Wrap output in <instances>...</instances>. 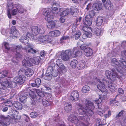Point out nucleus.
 Segmentation results:
<instances>
[{"label": "nucleus", "instance_id": "a18cd8bd", "mask_svg": "<svg viewBox=\"0 0 126 126\" xmlns=\"http://www.w3.org/2000/svg\"><path fill=\"white\" fill-rule=\"evenodd\" d=\"M33 93V92L31 91L29 88L27 89L25 91V94L27 96H31L32 94Z\"/></svg>", "mask_w": 126, "mask_h": 126}, {"label": "nucleus", "instance_id": "338daca9", "mask_svg": "<svg viewBox=\"0 0 126 126\" xmlns=\"http://www.w3.org/2000/svg\"><path fill=\"white\" fill-rule=\"evenodd\" d=\"M40 55L41 57H42L41 58L42 60L45 58L46 55L45 51L44 50L42 51L40 53Z\"/></svg>", "mask_w": 126, "mask_h": 126}, {"label": "nucleus", "instance_id": "6e6d98bb", "mask_svg": "<svg viewBox=\"0 0 126 126\" xmlns=\"http://www.w3.org/2000/svg\"><path fill=\"white\" fill-rule=\"evenodd\" d=\"M52 12L54 14H56L57 13L58 9L56 6H54V5L52 6Z\"/></svg>", "mask_w": 126, "mask_h": 126}, {"label": "nucleus", "instance_id": "79ce46f5", "mask_svg": "<svg viewBox=\"0 0 126 126\" xmlns=\"http://www.w3.org/2000/svg\"><path fill=\"white\" fill-rule=\"evenodd\" d=\"M104 5L106 9H107L110 10L112 8L113 5L110 1L107 2L105 4H104Z\"/></svg>", "mask_w": 126, "mask_h": 126}, {"label": "nucleus", "instance_id": "4c0bfd02", "mask_svg": "<svg viewBox=\"0 0 126 126\" xmlns=\"http://www.w3.org/2000/svg\"><path fill=\"white\" fill-rule=\"evenodd\" d=\"M3 44L6 49L8 50L12 51L11 49L12 45H10L8 43L6 42H4Z\"/></svg>", "mask_w": 126, "mask_h": 126}, {"label": "nucleus", "instance_id": "f257e3e1", "mask_svg": "<svg viewBox=\"0 0 126 126\" xmlns=\"http://www.w3.org/2000/svg\"><path fill=\"white\" fill-rule=\"evenodd\" d=\"M102 101L100 97L98 99L94 100L92 103L91 101L86 100L85 102V104L87 107L86 110V116L89 115L92 116L94 114L92 110L94 108H99L101 105V102Z\"/></svg>", "mask_w": 126, "mask_h": 126}, {"label": "nucleus", "instance_id": "1a4fd4ad", "mask_svg": "<svg viewBox=\"0 0 126 126\" xmlns=\"http://www.w3.org/2000/svg\"><path fill=\"white\" fill-rule=\"evenodd\" d=\"M56 62V65L62 71H64L65 72L66 71L67 67L64 65L61 60L58 59Z\"/></svg>", "mask_w": 126, "mask_h": 126}, {"label": "nucleus", "instance_id": "0eeeda50", "mask_svg": "<svg viewBox=\"0 0 126 126\" xmlns=\"http://www.w3.org/2000/svg\"><path fill=\"white\" fill-rule=\"evenodd\" d=\"M62 59L64 61H67L72 57L71 50L70 49L66 50L64 52H62L61 54Z\"/></svg>", "mask_w": 126, "mask_h": 126}, {"label": "nucleus", "instance_id": "774afa93", "mask_svg": "<svg viewBox=\"0 0 126 126\" xmlns=\"http://www.w3.org/2000/svg\"><path fill=\"white\" fill-rule=\"evenodd\" d=\"M106 75L107 78H109L111 74V72L109 70H107L105 71Z\"/></svg>", "mask_w": 126, "mask_h": 126}, {"label": "nucleus", "instance_id": "7ed1b4c3", "mask_svg": "<svg viewBox=\"0 0 126 126\" xmlns=\"http://www.w3.org/2000/svg\"><path fill=\"white\" fill-rule=\"evenodd\" d=\"M45 29L44 27L43 26H33L32 27L31 29V33L32 34L30 35L29 33H28L27 36L29 38H31L32 39H34L37 38L36 35L39 34H44L45 31Z\"/></svg>", "mask_w": 126, "mask_h": 126}, {"label": "nucleus", "instance_id": "393cba45", "mask_svg": "<svg viewBox=\"0 0 126 126\" xmlns=\"http://www.w3.org/2000/svg\"><path fill=\"white\" fill-rule=\"evenodd\" d=\"M31 61L29 60H23L22 62L23 66L26 67H28L32 65V63Z\"/></svg>", "mask_w": 126, "mask_h": 126}, {"label": "nucleus", "instance_id": "4d7b16f0", "mask_svg": "<svg viewBox=\"0 0 126 126\" xmlns=\"http://www.w3.org/2000/svg\"><path fill=\"white\" fill-rule=\"evenodd\" d=\"M15 7L16 9H13L11 12V14L13 16L16 15L17 13L18 6H17V5L16 4Z\"/></svg>", "mask_w": 126, "mask_h": 126}, {"label": "nucleus", "instance_id": "72a5a7b5", "mask_svg": "<svg viewBox=\"0 0 126 126\" xmlns=\"http://www.w3.org/2000/svg\"><path fill=\"white\" fill-rule=\"evenodd\" d=\"M103 18L101 16H98L96 20V24L97 26H100L102 24Z\"/></svg>", "mask_w": 126, "mask_h": 126}, {"label": "nucleus", "instance_id": "864d4df0", "mask_svg": "<svg viewBox=\"0 0 126 126\" xmlns=\"http://www.w3.org/2000/svg\"><path fill=\"white\" fill-rule=\"evenodd\" d=\"M125 113V111L124 110H122L117 115L115 118V119H117L118 118L123 116L124 114Z\"/></svg>", "mask_w": 126, "mask_h": 126}, {"label": "nucleus", "instance_id": "a19ab883", "mask_svg": "<svg viewBox=\"0 0 126 126\" xmlns=\"http://www.w3.org/2000/svg\"><path fill=\"white\" fill-rule=\"evenodd\" d=\"M48 24L47 25V27L50 29L53 28L55 27V22L52 21L48 22Z\"/></svg>", "mask_w": 126, "mask_h": 126}, {"label": "nucleus", "instance_id": "9b49d317", "mask_svg": "<svg viewBox=\"0 0 126 126\" xmlns=\"http://www.w3.org/2000/svg\"><path fill=\"white\" fill-rule=\"evenodd\" d=\"M111 70L112 71V74L110 77L109 79L112 81H115L116 80V78L118 77L119 75L120 76H122L123 74H124L123 73V72L122 74H120V75H118V74H117L116 71V70L115 69H112Z\"/></svg>", "mask_w": 126, "mask_h": 126}, {"label": "nucleus", "instance_id": "b1692460", "mask_svg": "<svg viewBox=\"0 0 126 126\" xmlns=\"http://www.w3.org/2000/svg\"><path fill=\"white\" fill-rule=\"evenodd\" d=\"M8 74V72L6 70H4L2 71V72L0 73V79H3V80H2V82L3 81L6 80V79L5 78V77H7ZM8 78L7 77V78Z\"/></svg>", "mask_w": 126, "mask_h": 126}, {"label": "nucleus", "instance_id": "c03bdc74", "mask_svg": "<svg viewBox=\"0 0 126 126\" xmlns=\"http://www.w3.org/2000/svg\"><path fill=\"white\" fill-rule=\"evenodd\" d=\"M110 104L112 106H117L119 104V103L117 101L114 99L110 101Z\"/></svg>", "mask_w": 126, "mask_h": 126}, {"label": "nucleus", "instance_id": "e433bc0d", "mask_svg": "<svg viewBox=\"0 0 126 126\" xmlns=\"http://www.w3.org/2000/svg\"><path fill=\"white\" fill-rule=\"evenodd\" d=\"M27 98V97L26 95L22 94L20 96L19 98L21 102L23 103H25L26 102Z\"/></svg>", "mask_w": 126, "mask_h": 126}, {"label": "nucleus", "instance_id": "a878e982", "mask_svg": "<svg viewBox=\"0 0 126 126\" xmlns=\"http://www.w3.org/2000/svg\"><path fill=\"white\" fill-rule=\"evenodd\" d=\"M108 89L112 92H114L117 88L116 85L114 83H111L108 85Z\"/></svg>", "mask_w": 126, "mask_h": 126}, {"label": "nucleus", "instance_id": "603ef678", "mask_svg": "<svg viewBox=\"0 0 126 126\" xmlns=\"http://www.w3.org/2000/svg\"><path fill=\"white\" fill-rule=\"evenodd\" d=\"M42 102L44 106L46 107L49 105V102L45 99H43L42 100Z\"/></svg>", "mask_w": 126, "mask_h": 126}, {"label": "nucleus", "instance_id": "423d86ee", "mask_svg": "<svg viewBox=\"0 0 126 126\" xmlns=\"http://www.w3.org/2000/svg\"><path fill=\"white\" fill-rule=\"evenodd\" d=\"M51 10L50 9H44L43 14L45 16V19L48 22L52 21L53 19V16L51 13Z\"/></svg>", "mask_w": 126, "mask_h": 126}, {"label": "nucleus", "instance_id": "39448f33", "mask_svg": "<svg viewBox=\"0 0 126 126\" xmlns=\"http://www.w3.org/2000/svg\"><path fill=\"white\" fill-rule=\"evenodd\" d=\"M97 83V88L102 93L107 92V89L105 88V86L107 83V81L104 79H97L96 80Z\"/></svg>", "mask_w": 126, "mask_h": 126}, {"label": "nucleus", "instance_id": "69168bd1", "mask_svg": "<svg viewBox=\"0 0 126 126\" xmlns=\"http://www.w3.org/2000/svg\"><path fill=\"white\" fill-rule=\"evenodd\" d=\"M73 35L75 36V39L76 40H77L80 36L81 34L79 32H78L77 33Z\"/></svg>", "mask_w": 126, "mask_h": 126}, {"label": "nucleus", "instance_id": "bf43d9fd", "mask_svg": "<svg viewBox=\"0 0 126 126\" xmlns=\"http://www.w3.org/2000/svg\"><path fill=\"white\" fill-rule=\"evenodd\" d=\"M53 67L52 66H49L46 71V72L52 74V73L53 71Z\"/></svg>", "mask_w": 126, "mask_h": 126}, {"label": "nucleus", "instance_id": "37998d69", "mask_svg": "<svg viewBox=\"0 0 126 126\" xmlns=\"http://www.w3.org/2000/svg\"><path fill=\"white\" fill-rule=\"evenodd\" d=\"M20 53H17L16 54V58H14L13 59L12 61L14 62H16L18 61L17 58H21L22 57V55L20 54Z\"/></svg>", "mask_w": 126, "mask_h": 126}, {"label": "nucleus", "instance_id": "f704fd0d", "mask_svg": "<svg viewBox=\"0 0 126 126\" xmlns=\"http://www.w3.org/2000/svg\"><path fill=\"white\" fill-rule=\"evenodd\" d=\"M78 64V61L75 59L72 60L70 62V66L73 68H75L76 67L77 64Z\"/></svg>", "mask_w": 126, "mask_h": 126}, {"label": "nucleus", "instance_id": "8fccbe9b", "mask_svg": "<svg viewBox=\"0 0 126 126\" xmlns=\"http://www.w3.org/2000/svg\"><path fill=\"white\" fill-rule=\"evenodd\" d=\"M41 38H42V36H40L38 38L37 37L36 38L33 40H34L35 42L39 43L43 42V39Z\"/></svg>", "mask_w": 126, "mask_h": 126}, {"label": "nucleus", "instance_id": "5701e85b", "mask_svg": "<svg viewBox=\"0 0 126 126\" xmlns=\"http://www.w3.org/2000/svg\"><path fill=\"white\" fill-rule=\"evenodd\" d=\"M84 55L87 57L91 56L93 53L92 50L89 47H87L84 51Z\"/></svg>", "mask_w": 126, "mask_h": 126}, {"label": "nucleus", "instance_id": "473e14b6", "mask_svg": "<svg viewBox=\"0 0 126 126\" xmlns=\"http://www.w3.org/2000/svg\"><path fill=\"white\" fill-rule=\"evenodd\" d=\"M34 72L31 69L28 68L25 71V74L27 77L31 76L33 74Z\"/></svg>", "mask_w": 126, "mask_h": 126}, {"label": "nucleus", "instance_id": "c9c22d12", "mask_svg": "<svg viewBox=\"0 0 126 126\" xmlns=\"http://www.w3.org/2000/svg\"><path fill=\"white\" fill-rule=\"evenodd\" d=\"M16 5H17V6H18V10L19 13L21 14L24 13V12H26V9H24L20 5L18 4Z\"/></svg>", "mask_w": 126, "mask_h": 126}, {"label": "nucleus", "instance_id": "f8f14e48", "mask_svg": "<svg viewBox=\"0 0 126 126\" xmlns=\"http://www.w3.org/2000/svg\"><path fill=\"white\" fill-rule=\"evenodd\" d=\"M10 31V36L12 37L13 38L17 37L20 36L19 32L17 31L15 26H13L11 27Z\"/></svg>", "mask_w": 126, "mask_h": 126}, {"label": "nucleus", "instance_id": "6ab92c4d", "mask_svg": "<svg viewBox=\"0 0 126 126\" xmlns=\"http://www.w3.org/2000/svg\"><path fill=\"white\" fill-rule=\"evenodd\" d=\"M92 23V21L91 19L87 16H86L83 19V23L84 25L89 26L91 25Z\"/></svg>", "mask_w": 126, "mask_h": 126}, {"label": "nucleus", "instance_id": "aec40b11", "mask_svg": "<svg viewBox=\"0 0 126 126\" xmlns=\"http://www.w3.org/2000/svg\"><path fill=\"white\" fill-rule=\"evenodd\" d=\"M25 49L26 51L28 53H31L33 54H35V53H38L39 50L37 49H35L33 48L30 47H27L25 48Z\"/></svg>", "mask_w": 126, "mask_h": 126}, {"label": "nucleus", "instance_id": "20e7f679", "mask_svg": "<svg viewBox=\"0 0 126 126\" xmlns=\"http://www.w3.org/2000/svg\"><path fill=\"white\" fill-rule=\"evenodd\" d=\"M1 87L3 89L10 87L14 88L17 85V83L15 81H11L10 79L9 78L6 79V80L3 81L2 82H0Z\"/></svg>", "mask_w": 126, "mask_h": 126}, {"label": "nucleus", "instance_id": "de8ad7c7", "mask_svg": "<svg viewBox=\"0 0 126 126\" xmlns=\"http://www.w3.org/2000/svg\"><path fill=\"white\" fill-rule=\"evenodd\" d=\"M103 31L101 29H97L94 32V33L97 36H99L102 34Z\"/></svg>", "mask_w": 126, "mask_h": 126}, {"label": "nucleus", "instance_id": "3c124183", "mask_svg": "<svg viewBox=\"0 0 126 126\" xmlns=\"http://www.w3.org/2000/svg\"><path fill=\"white\" fill-rule=\"evenodd\" d=\"M124 93V91L123 89L121 88H119L118 89V94L116 96L115 98L116 99L117 96H119V95H122Z\"/></svg>", "mask_w": 126, "mask_h": 126}, {"label": "nucleus", "instance_id": "4468645a", "mask_svg": "<svg viewBox=\"0 0 126 126\" xmlns=\"http://www.w3.org/2000/svg\"><path fill=\"white\" fill-rule=\"evenodd\" d=\"M79 106L80 107L78 109V111L79 114L82 115V116L86 117V110L87 107L84 108L83 106L82 105L79 104Z\"/></svg>", "mask_w": 126, "mask_h": 126}, {"label": "nucleus", "instance_id": "6e6552de", "mask_svg": "<svg viewBox=\"0 0 126 126\" xmlns=\"http://www.w3.org/2000/svg\"><path fill=\"white\" fill-rule=\"evenodd\" d=\"M68 120L70 123H74L76 126H78L82 122L81 121L79 120L76 115L73 113L69 116Z\"/></svg>", "mask_w": 126, "mask_h": 126}, {"label": "nucleus", "instance_id": "c85d7f7f", "mask_svg": "<svg viewBox=\"0 0 126 126\" xmlns=\"http://www.w3.org/2000/svg\"><path fill=\"white\" fill-rule=\"evenodd\" d=\"M60 34V32L59 31L56 30L54 31H51L49 33V36L53 37H56L59 36Z\"/></svg>", "mask_w": 126, "mask_h": 126}, {"label": "nucleus", "instance_id": "5fc2aeb1", "mask_svg": "<svg viewBox=\"0 0 126 126\" xmlns=\"http://www.w3.org/2000/svg\"><path fill=\"white\" fill-rule=\"evenodd\" d=\"M36 93L40 97H42L44 96V93L39 90H36Z\"/></svg>", "mask_w": 126, "mask_h": 126}, {"label": "nucleus", "instance_id": "09e8293b", "mask_svg": "<svg viewBox=\"0 0 126 126\" xmlns=\"http://www.w3.org/2000/svg\"><path fill=\"white\" fill-rule=\"evenodd\" d=\"M70 11L69 9H67L65 10L61 13V15L63 16H65L68 15Z\"/></svg>", "mask_w": 126, "mask_h": 126}, {"label": "nucleus", "instance_id": "49530a36", "mask_svg": "<svg viewBox=\"0 0 126 126\" xmlns=\"http://www.w3.org/2000/svg\"><path fill=\"white\" fill-rule=\"evenodd\" d=\"M14 106L17 109L19 110H21L22 108V104L20 103L17 102L14 104Z\"/></svg>", "mask_w": 126, "mask_h": 126}, {"label": "nucleus", "instance_id": "ea45409f", "mask_svg": "<svg viewBox=\"0 0 126 126\" xmlns=\"http://www.w3.org/2000/svg\"><path fill=\"white\" fill-rule=\"evenodd\" d=\"M52 77V75L51 73L46 72L45 76H44V78L47 80H50Z\"/></svg>", "mask_w": 126, "mask_h": 126}, {"label": "nucleus", "instance_id": "052dcab7", "mask_svg": "<svg viewBox=\"0 0 126 126\" xmlns=\"http://www.w3.org/2000/svg\"><path fill=\"white\" fill-rule=\"evenodd\" d=\"M27 37L26 36H23L20 37L19 39V40L22 43H26V40H27Z\"/></svg>", "mask_w": 126, "mask_h": 126}, {"label": "nucleus", "instance_id": "e2e57ef3", "mask_svg": "<svg viewBox=\"0 0 126 126\" xmlns=\"http://www.w3.org/2000/svg\"><path fill=\"white\" fill-rule=\"evenodd\" d=\"M101 105L100 107H101ZM100 107H100L99 108H98V109L97 110V111H96V112L97 114L99 115L100 116H103V114L101 112V111H102V109H100Z\"/></svg>", "mask_w": 126, "mask_h": 126}, {"label": "nucleus", "instance_id": "c756f323", "mask_svg": "<svg viewBox=\"0 0 126 126\" xmlns=\"http://www.w3.org/2000/svg\"><path fill=\"white\" fill-rule=\"evenodd\" d=\"M102 7V4L101 2L96 3L93 5V7L94 9L97 11L100 10Z\"/></svg>", "mask_w": 126, "mask_h": 126}, {"label": "nucleus", "instance_id": "bb28decb", "mask_svg": "<svg viewBox=\"0 0 126 126\" xmlns=\"http://www.w3.org/2000/svg\"><path fill=\"white\" fill-rule=\"evenodd\" d=\"M64 109L65 111L68 112L71 111L72 110V106L70 103H66L64 104Z\"/></svg>", "mask_w": 126, "mask_h": 126}, {"label": "nucleus", "instance_id": "f3484780", "mask_svg": "<svg viewBox=\"0 0 126 126\" xmlns=\"http://www.w3.org/2000/svg\"><path fill=\"white\" fill-rule=\"evenodd\" d=\"M42 59L39 56L34 57L32 59H31V62L33 63L38 65L39 64L41 63V61Z\"/></svg>", "mask_w": 126, "mask_h": 126}, {"label": "nucleus", "instance_id": "2eb2a0df", "mask_svg": "<svg viewBox=\"0 0 126 126\" xmlns=\"http://www.w3.org/2000/svg\"><path fill=\"white\" fill-rule=\"evenodd\" d=\"M88 26H83L82 29L85 32V34L86 36L87 37L90 38L91 37L92 34L90 32V31H91V28Z\"/></svg>", "mask_w": 126, "mask_h": 126}, {"label": "nucleus", "instance_id": "cd10ccee", "mask_svg": "<svg viewBox=\"0 0 126 126\" xmlns=\"http://www.w3.org/2000/svg\"><path fill=\"white\" fill-rule=\"evenodd\" d=\"M41 83V80L39 78H37L35 80L34 83L31 84V86L34 87H38L40 85Z\"/></svg>", "mask_w": 126, "mask_h": 126}, {"label": "nucleus", "instance_id": "7c9ffc66", "mask_svg": "<svg viewBox=\"0 0 126 126\" xmlns=\"http://www.w3.org/2000/svg\"><path fill=\"white\" fill-rule=\"evenodd\" d=\"M16 111L13 110V114H12V118L15 120L19 119L21 118L20 116L18 115Z\"/></svg>", "mask_w": 126, "mask_h": 126}, {"label": "nucleus", "instance_id": "f03ea898", "mask_svg": "<svg viewBox=\"0 0 126 126\" xmlns=\"http://www.w3.org/2000/svg\"><path fill=\"white\" fill-rule=\"evenodd\" d=\"M120 63L116 58H113L111 61L112 65L115 66V69L119 73L122 74L124 71V69H126V61L123 58H121L119 60Z\"/></svg>", "mask_w": 126, "mask_h": 126}, {"label": "nucleus", "instance_id": "2f4dec72", "mask_svg": "<svg viewBox=\"0 0 126 126\" xmlns=\"http://www.w3.org/2000/svg\"><path fill=\"white\" fill-rule=\"evenodd\" d=\"M85 65V62L81 61L78 63L77 67L79 69L81 70L84 68Z\"/></svg>", "mask_w": 126, "mask_h": 126}, {"label": "nucleus", "instance_id": "dca6fc26", "mask_svg": "<svg viewBox=\"0 0 126 126\" xmlns=\"http://www.w3.org/2000/svg\"><path fill=\"white\" fill-rule=\"evenodd\" d=\"M15 5L16 4L14 5L13 3L11 2H8L7 5L8 8L7 12L8 16L9 18H11V15L10 10L13 9L14 7H15Z\"/></svg>", "mask_w": 126, "mask_h": 126}, {"label": "nucleus", "instance_id": "412c9836", "mask_svg": "<svg viewBox=\"0 0 126 126\" xmlns=\"http://www.w3.org/2000/svg\"><path fill=\"white\" fill-rule=\"evenodd\" d=\"M70 12L73 16H76L79 12L78 8L75 6H71L70 8Z\"/></svg>", "mask_w": 126, "mask_h": 126}, {"label": "nucleus", "instance_id": "a211bd4d", "mask_svg": "<svg viewBox=\"0 0 126 126\" xmlns=\"http://www.w3.org/2000/svg\"><path fill=\"white\" fill-rule=\"evenodd\" d=\"M23 49V47L21 45L16 46L13 45L11 49L12 51H14L16 50V53H19L21 52Z\"/></svg>", "mask_w": 126, "mask_h": 126}, {"label": "nucleus", "instance_id": "4be33fe9", "mask_svg": "<svg viewBox=\"0 0 126 126\" xmlns=\"http://www.w3.org/2000/svg\"><path fill=\"white\" fill-rule=\"evenodd\" d=\"M25 78L23 76H20L18 78H16L14 79V80L15 81L16 83H18L20 85L23 83L25 80Z\"/></svg>", "mask_w": 126, "mask_h": 126}, {"label": "nucleus", "instance_id": "58836bf2", "mask_svg": "<svg viewBox=\"0 0 126 126\" xmlns=\"http://www.w3.org/2000/svg\"><path fill=\"white\" fill-rule=\"evenodd\" d=\"M90 87L87 85H85L82 88V91L83 93H85L88 92L90 91Z\"/></svg>", "mask_w": 126, "mask_h": 126}, {"label": "nucleus", "instance_id": "13d9d810", "mask_svg": "<svg viewBox=\"0 0 126 126\" xmlns=\"http://www.w3.org/2000/svg\"><path fill=\"white\" fill-rule=\"evenodd\" d=\"M77 29L75 27V26H73L72 28V35L75 34L78 32H79V31H77Z\"/></svg>", "mask_w": 126, "mask_h": 126}, {"label": "nucleus", "instance_id": "9d476101", "mask_svg": "<svg viewBox=\"0 0 126 126\" xmlns=\"http://www.w3.org/2000/svg\"><path fill=\"white\" fill-rule=\"evenodd\" d=\"M79 98V92L77 91H73L71 93L69 99L75 101L78 100Z\"/></svg>", "mask_w": 126, "mask_h": 126}, {"label": "nucleus", "instance_id": "ddd939ff", "mask_svg": "<svg viewBox=\"0 0 126 126\" xmlns=\"http://www.w3.org/2000/svg\"><path fill=\"white\" fill-rule=\"evenodd\" d=\"M82 54V52L78 49L77 47L74 48L71 50V54L73 57L80 56Z\"/></svg>", "mask_w": 126, "mask_h": 126}, {"label": "nucleus", "instance_id": "0e129e2a", "mask_svg": "<svg viewBox=\"0 0 126 126\" xmlns=\"http://www.w3.org/2000/svg\"><path fill=\"white\" fill-rule=\"evenodd\" d=\"M94 15L95 14L94 12L92 10L90 12L89 15L87 16L89 18L90 17L91 18H92L94 17Z\"/></svg>", "mask_w": 126, "mask_h": 126}, {"label": "nucleus", "instance_id": "680f3d73", "mask_svg": "<svg viewBox=\"0 0 126 126\" xmlns=\"http://www.w3.org/2000/svg\"><path fill=\"white\" fill-rule=\"evenodd\" d=\"M30 116L32 118H35L38 116V114L36 112H31L30 114Z\"/></svg>", "mask_w": 126, "mask_h": 126}]
</instances>
